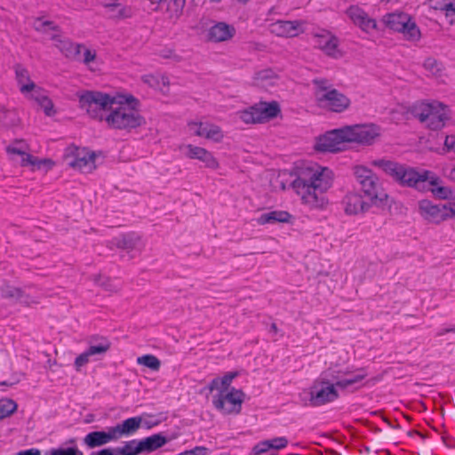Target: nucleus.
Listing matches in <instances>:
<instances>
[{
  "label": "nucleus",
  "mask_w": 455,
  "mask_h": 455,
  "mask_svg": "<svg viewBox=\"0 0 455 455\" xmlns=\"http://www.w3.org/2000/svg\"><path fill=\"white\" fill-rule=\"evenodd\" d=\"M332 171L319 165L301 167L291 182L303 204L311 209H323L328 204L325 192L331 187Z\"/></svg>",
  "instance_id": "nucleus-1"
},
{
  "label": "nucleus",
  "mask_w": 455,
  "mask_h": 455,
  "mask_svg": "<svg viewBox=\"0 0 455 455\" xmlns=\"http://www.w3.org/2000/svg\"><path fill=\"white\" fill-rule=\"evenodd\" d=\"M117 103H119V106L113 108L105 116V122L110 129L130 132L146 125V118L138 108L132 106H124L123 101H117Z\"/></svg>",
  "instance_id": "nucleus-2"
},
{
  "label": "nucleus",
  "mask_w": 455,
  "mask_h": 455,
  "mask_svg": "<svg viewBox=\"0 0 455 455\" xmlns=\"http://www.w3.org/2000/svg\"><path fill=\"white\" fill-rule=\"evenodd\" d=\"M354 174L361 187L363 196L376 206L385 205L388 196L385 193L373 172L364 166L355 167Z\"/></svg>",
  "instance_id": "nucleus-3"
},
{
  "label": "nucleus",
  "mask_w": 455,
  "mask_h": 455,
  "mask_svg": "<svg viewBox=\"0 0 455 455\" xmlns=\"http://www.w3.org/2000/svg\"><path fill=\"white\" fill-rule=\"evenodd\" d=\"M117 103L116 98L99 91H86L79 96V104L82 109L93 119L105 121V111L113 108Z\"/></svg>",
  "instance_id": "nucleus-4"
},
{
  "label": "nucleus",
  "mask_w": 455,
  "mask_h": 455,
  "mask_svg": "<svg viewBox=\"0 0 455 455\" xmlns=\"http://www.w3.org/2000/svg\"><path fill=\"white\" fill-rule=\"evenodd\" d=\"M336 387V383L330 382V379H316L309 388L310 405L319 407L337 400L339 395Z\"/></svg>",
  "instance_id": "nucleus-5"
},
{
  "label": "nucleus",
  "mask_w": 455,
  "mask_h": 455,
  "mask_svg": "<svg viewBox=\"0 0 455 455\" xmlns=\"http://www.w3.org/2000/svg\"><path fill=\"white\" fill-rule=\"evenodd\" d=\"M281 108L276 101L259 102L241 111L240 118L245 124L264 123L276 117Z\"/></svg>",
  "instance_id": "nucleus-6"
},
{
  "label": "nucleus",
  "mask_w": 455,
  "mask_h": 455,
  "mask_svg": "<svg viewBox=\"0 0 455 455\" xmlns=\"http://www.w3.org/2000/svg\"><path fill=\"white\" fill-rule=\"evenodd\" d=\"M245 394L241 389L231 387L227 392L220 391L213 395L214 407L224 414H238L242 410V403Z\"/></svg>",
  "instance_id": "nucleus-7"
},
{
  "label": "nucleus",
  "mask_w": 455,
  "mask_h": 455,
  "mask_svg": "<svg viewBox=\"0 0 455 455\" xmlns=\"http://www.w3.org/2000/svg\"><path fill=\"white\" fill-rule=\"evenodd\" d=\"M383 21L388 28L403 33L410 40H418L420 37L418 26L405 12L387 13L383 17Z\"/></svg>",
  "instance_id": "nucleus-8"
},
{
  "label": "nucleus",
  "mask_w": 455,
  "mask_h": 455,
  "mask_svg": "<svg viewBox=\"0 0 455 455\" xmlns=\"http://www.w3.org/2000/svg\"><path fill=\"white\" fill-rule=\"evenodd\" d=\"M348 143L346 126L326 132L316 139L315 149L318 152L337 153L344 149V144Z\"/></svg>",
  "instance_id": "nucleus-9"
},
{
  "label": "nucleus",
  "mask_w": 455,
  "mask_h": 455,
  "mask_svg": "<svg viewBox=\"0 0 455 455\" xmlns=\"http://www.w3.org/2000/svg\"><path fill=\"white\" fill-rule=\"evenodd\" d=\"M400 185L403 187L414 188L419 191L425 192L428 188L426 185L427 180L431 185H436L438 177L430 171L417 172L414 168L404 165L402 172Z\"/></svg>",
  "instance_id": "nucleus-10"
},
{
  "label": "nucleus",
  "mask_w": 455,
  "mask_h": 455,
  "mask_svg": "<svg viewBox=\"0 0 455 455\" xmlns=\"http://www.w3.org/2000/svg\"><path fill=\"white\" fill-rule=\"evenodd\" d=\"M348 143L355 142L358 144L371 145L374 140L379 136V126L371 124H355L346 126Z\"/></svg>",
  "instance_id": "nucleus-11"
},
{
  "label": "nucleus",
  "mask_w": 455,
  "mask_h": 455,
  "mask_svg": "<svg viewBox=\"0 0 455 455\" xmlns=\"http://www.w3.org/2000/svg\"><path fill=\"white\" fill-rule=\"evenodd\" d=\"M318 105L330 111L341 113L350 106V100L337 89H331L329 92L317 94Z\"/></svg>",
  "instance_id": "nucleus-12"
},
{
  "label": "nucleus",
  "mask_w": 455,
  "mask_h": 455,
  "mask_svg": "<svg viewBox=\"0 0 455 455\" xmlns=\"http://www.w3.org/2000/svg\"><path fill=\"white\" fill-rule=\"evenodd\" d=\"M72 156H66L68 164L82 172L89 173L95 170V152L80 150L78 148H70Z\"/></svg>",
  "instance_id": "nucleus-13"
},
{
  "label": "nucleus",
  "mask_w": 455,
  "mask_h": 455,
  "mask_svg": "<svg viewBox=\"0 0 455 455\" xmlns=\"http://www.w3.org/2000/svg\"><path fill=\"white\" fill-rule=\"evenodd\" d=\"M419 212L427 222L440 224L447 220L445 204H435L432 201L423 199L419 202Z\"/></svg>",
  "instance_id": "nucleus-14"
},
{
  "label": "nucleus",
  "mask_w": 455,
  "mask_h": 455,
  "mask_svg": "<svg viewBox=\"0 0 455 455\" xmlns=\"http://www.w3.org/2000/svg\"><path fill=\"white\" fill-rule=\"evenodd\" d=\"M315 47L323 51L327 56L339 59L342 52L339 49V38L328 31L314 35Z\"/></svg>",
  "instance_id": "nucleus-15"
},
{
  "label": "nucleus",
  "mask_w": 455,
  "mask_h": 455,
  "mask_svg": "<svg viewBox=\"0 0 455 455\" xmlns=\"http://www.w3.org/2000/svg\"><path fill=\"white\" fill-rule=\"evenodd\" d=\"M364 198L363 196L355 192L347 194L343 198L345 212L348 215H355L367 212L372 204Z\"/></svg>",
  "instance_id": "nucleus-16"
},
{
  "label": "nucleus",
  "mask_w": 455,
  "mask_h": 455,
  "mask_svg": "<svg viewBox=\"0 0 455 455\" xmlns=\"http://www.w3.org/2000/svg\"><path fill=\"white\" fill-rule=\"evenodd\" d=\"M115 441L116 440L111 427H107L106 430L90 432L83 440L89 449L100 447Z\"/></svg>",
  "instance_id": "nucleus-17"
},
{
  "label": "nucleus",
  "mask_w": 455,
  "mask_h": 455,
  "mask_svg": "<svg viewBox=\"0 0 455 455\" xmlns=\"http://www.w3.org/2000/svg\"><path fill=\"white\" fill-rule=\"evenodd\" d=\"M235 35L233 25L220 21L215 23L208 30V40L214 43L224 42L231 39Z\"/></svg>",
  "instance_id": "nucleus-18"
},
{
  "label": "nucleus",
  "mask_w": 455,
  "mask_h": 455,
  "mask_svg": "<svg viewBox=\"0 0 455 455\" xmlns=\"http://www.w3.org/2000/svg\"><path fill=\"white\" fill-rule=\"evenodd\" d=\"M142 418L140 416L128 418L116 426H112L113 434L116 440L123 436H130L135 434L140 427Z\"/></svg>",
  "instance_id": "nucleus-19"
},
{
  "label": "nucleus",
  "mask_w": 455,
  "mask_h": 455,
  "mask_svg": "<svg viewBox=\"0 0 455 455\" xmlns=\"http://www.w3.org/2000/svg\"><path fill=\"white\" fill-rule=\"evenodd\" d=\"M301 26L299 20H277L272 24V31L279 36L292 37L302 31Z\"/></svg>",
  "instance_id": "nucleus-20"
},
{
  "label": "nucleus",
  "mask_w": 455,
  "mask_h": 455,
  "mask_svg": "<svg viewBox=\"0 0 455 455\" xmlns=\"http://www.w3.org/2000/svg\"><path fill=\"white\" fill-rule=\"evenodd\" d=\"M445 108L443 104L435 102L433 111H430L429 118L425 122L429 129L437 131L444 126L445 121L449 119Z\"/></svg>",
  "instance_id": "nucleus-21"
},
{
  "label": "nucleus",
  "mask_w": 455,
  "mask_h": 455,
  "mask_svg": "<svg viewBox=\"0 0 455 455\" xmlns=\"http://www.w3.org/2000/svg\"><path fill=\"white\" fill-rule=\"evenodd\" d=\"M191 129L196 128L195 134L215 141H220L223 138V134L219 126L207 123H193L190 124Z\"/></svg>",
  "instance_id": "nucleus-22"
},
{
  "label": "nucleus",
  "mask_w": 455,
  "mask_h": 455,
  "mask_svg": "<svg viewBox=\"0 0 455 455\" xmlns=\"http://www.w3.org/2000/svg\"><path fill=\"white\" fill-rule=\"evenodd\" d=\"M373 165L380 168L386 174L389 175L400 185L402 172L405 164L385 159L375 160Z\"/></svg>",
  "instance_id": "nucleus-23"
},
{
  "label": "nucleus",
  "mask_w": 455,
  "mask_h": 455,
  "mask_svg": "<svg viewBox=\"0 0 455 455\" xmlns=\"http://www.w3.org/2000/svg\"><path fill=\"white\" fill-rule=\"evenodd\" d=\"M373 165L380 168L386 174L389 175L400 185L402 172L405 164L385 159L375 160Z\"/></svg>",
  "instance_id": "nucleus-24"
},
{
  "label": "nucleus",
  "mask_w": 455,
  "mask_h": 455,
  "mask_svg": "<svg viewBox=\"0 0 455 455\" xmlns=\"http://www.w3.org/2000/svg\"><path fill=\"white\" fill-rule=\"evenodd\" d=\"M188 152L187 156L191 159H198L204 163L206 167L215 169L218 167L217 160L212 156V155L207 151L206 149L193 146L188 145L187 147Z\"/></svg>",
  "instance_id": "nucleus-25"
},
{
  "label": "nucleus",
  "mask_w": 455,
  "mask_h": 455,
  "mask_svg": "<svg viewBox=\"0 0 455 455\" xmlns=\"http://www.w3.org/2000/svg\"><path fill=\"white\" fill-rule=\"evenodd\" d=\"M141 453H151L164 446L168 439L162 433L154 434L150 436L139 440Z\"/></svg>",
  "instance_id": "nucleus-26"
},
{
  "label": "nucleus",
  "mask_w": 455,
  "mask_h": 455,
  "mask_svg": "<svg viewBox=\"0 0 455 455\" xmlns=\"http://www.w3.org/2000/svg\"><path fill=\"white\" fill-rule=\"evenodd\" d=\"M16 80L22 93L31 92L36 88V84L31 81L29 73L22 65L16 64L14 67Z\"/></svg>",
  "instance_id": "nucleus-27"
},
{
  "label": "nucleus",
  "mask_w": 455,
  "mask_h": 455,
  "mask_svg": "<svg viewBox=\"0 0 455 455\" xmlns=\"http://www.w3.org/2000/svg\"><path fill=\"white\" fill-rule=\"evenodd\" d=\"M292 219V215L286 211H272L267 213L261 214L257 219V223L259 225H265L268 223H290Z\"/></svg>",
  "instance_id": "nucleus-28"
},
{
  "label": "nucleus",
  "mask_w": 455,
  "mask_h": 455,
  "mask_svg": "<svg viewBox=\"0 0 455 455\" xmlns=\"http://www.w3.org/2000/svg\"><path fill=\"white\" fill-rule=\"evenodd\" d=\"M442 182L439 177L436 185H431L429 180H427L426 186L428 188H426L425 191H431L434 196L440 200H455V190L450 187L443 186Z\"/></svg>",
  "instance_id": "nucleus-29"
},
{
  "label": "nucleus",
  "mask_w": 455,
  "mask_h": 455,
  "mask_svg": "<svg viewBox=\"0 0 455 455\" xmlns=\"http://www.w3.org/2000/svg\"><path fill=\"white\" fill-rule=\"evenodd\" d=\"M89 350L93 355H105L111 347V342L103 336L93 335L89 339Z\"/></svg>",
  "instance_id": "nucleus-30"
},
{
  "label": "nucleus",
  "mask_w": 455,
  "mask_h": 455,
  "mask_svg": "<svg viewBox=\"0 0 455 455\" xmlns=\"http://www.w3.org/2000/svg\"><path fill=\"white\" fill-rule=\"evenodd\" d=\"M31 99H33L43 109L47 116H52L56 111L53 108L52 100L46 96L41 88H36L31 92Z\"/></svg>",
  "instance_id": "nucleus-31"
},
{
  "label": "nucleus",
  "mask_w": 455,
  "mask_h": 455,
  "mask_svg": "<svg viewBox=\"0 0 455 455\" xmlns=\"http://www.w3.org/2000/svg\"><path fill=\"white\" fill-rule=\"evenodd\" d=\"M20 165L32 166L34 169L36 168L38 170L44 166L46 170H50L54 165V163L51 159H38L31 154L24 152L22 156H20Z\"/></svg>",
  "instance_id": "nucleus-32"
},
{
  "label": "nucleus",
  "mask_w": 455,
  "mask_h": 455,
  "mask_svg": "<svg viewBox=\"0 0 455 455\" xmlns=\"http://www.w3.org/2000/svg\"><path fill=\"white\" fill-rule=\"evenodd\" d=\"M140 241V236L134 233L124 234L113 238L112 243L119 249L132 251Z\"/></svg>",
  "instance_id": "nucleus-33"
},
{
  "label": "nucleus",
  "mask_w": 455,
  "mask_h": 455,
  "mask_svg": "<svg viewBox=\"0 0 455 455\" xmlns=\"http://www.w3.org/2000/svg\"><path fill=\"white\" fill-rule=\"evenodd\" d=\"M20 123L18 114L13 109H7L4 106L0 105V127L4 129L17 126Z\"/></svg>",
  "instance_id": "nucleus-34"
},
{
  "label": "nucleus",
  "mask_w": 455,
  "mask_h": 455,
  "mask_svg": "<svg viewBox=\"0 0 455 455\" xmlns=\"http://www.w3.org/2000/svg\"><path fill=\"white\" fill-rule=\"evenodd\" d=\"M435 102L426 103L420 102L414 104L410 108V113L418 118L421 123H425L429 118L430 111H433Z\"/></svg>",
  "instance_id": "nucleus-35"
},
{
  "label": "nucleus",
  "mask_w": 455,
  "mask_h": 455,
  "mask_svg": "<svg viewBox=\"0 0 455 455\" xmlns=\"http://www.w3.org/2000/svg\"><path fill=\"white\" fill-rule=\"evenodd\" d=\"M60 49L67 58L79 60L81 49L84 48L83 44H75L68 40L60 42Z\"/></svg>",
  "instance_id": "nucleus-36"
},
{
  "label": "nucleus",
  "mask_w": 455,
  "mask_h": 455,
  "mask_svg": "<svg viewBox=\"0 0 455 455\" xmlns=\"http://www.w3.org/2000/svg\"><path fill=\"white\" fill-rule=\"evenodd\" d=\"M138 439L125 442L124 445L115 450L116 455H139L141 454Z\"/></svg>",
  "instance_id": "nucleus-37"
},
{
  "label": "nucleus",
  "mask_w": 455,
  "mask_h": 455,
  "mask_svg": "<svg viewBox=\"0 0 455 455\" xmlns=\"http://www.w3.org/2000/svg\"><path fill=\"white\" fill-rule=\"evenodd\" d=\"M367 376V372L364 369L361 368L357 370V373L350 376L349 378L343 379V380H338L336 385L340 388H347L350 386L355 385L364 379Z\"/></svg>",
  "instance_id": "nucleus-38"
},
{
  "label": "nucleus",
  "mask_w": 455,
  "mask_h": 455,
  "mask_svg": "<svg viewBox=\"0 0 455 455\" xmlns=\"http://www.w3.org/2000/svg\"><path fill=\"white\" fill-rule=\"evenodd\" d=\"M33 28L40 32L46 34L50 31H59L60 28L58 25H56L53 21L51 20H44L43 18L38 17L36 18L33 22Z\"/></svg>",
  "instance_id": "nucleus-39"
},
{
  "label": "nucleus",
  "mask_w": 455,
  "mask_h": 455,
  "mask_svg": "<svg viewBox=\"0 0 455 455\" xmlns=\"http://www.w3.org/2000/svg\"><path fill=\"white\" fill-rule=\"evenodd\" d=\"M1 296L4 299L20 300L24 296V291L20 288H17L9 284H4L0 289Z\"/></svg>",
  "instance_id": "nucleus-40"
},
{
  "label": "nucleus",
  "mask_w": 455,
  "mask_h": 455,
  "mask_svg": "<svg viewBox=\"0 0 455 455\" xmlns=\"http://www.w3.org/2000/svg\"><path fill=\"white\" fill-rule=\"evenodd\" d=\"M186 0H169L167 4V12L170 19L177 20L183 12Z\"/></svg>",
  "instance_id": "nucleus-41"
},
{
  "label": "nucleus",
  "mask_w": 455,
  "mask_h": 455,
  "mask_svg": "<svg viewBox=\"0 0 455 455\" xmlns=\"http://www.w3.org/2000/svg\"><path fill=\"white\" fill-rule=\"evenodd\" d=\"M430 7L435 10L445 11L447 16L455 15V4L449 0H430Z\"/></svg>",
  "instance_id": "nucleus-42"
},
{
  "label": "nucleus",
  "mask_w": 455,
  "mask_h": 455,
  "mask_svg": "<svg viewBox=\"0 0 455 455\" xmlns=\"http://www.w3.org/2000/svg\"><path fill=\"white\" fill-rule=\"evenodd\" d=\"M137 363L152 371H158L161 366L160 360L153 355H144L140 356L137 358Z\"/></svg>",
  "instance_id": "nucleus-43"
},
{
  "label": "nucleus",
  "mask_w": 455,
  "mask_h": 455,
  "mask_svg": "<svg viewBox=\"0 0 455 455\" xmlns=\"http://www.w3.org/2000/svg\"><path fill=\"white\" fill-rule=\"evenodd\" d=\"M17 410V403L12 399L0 400V420L9 417Z\"/></svg>",
  "instance_id": "nucleus-44"
},
{
  "label": "nucleus",
  "mask_w": 455,
  "mask_h": 455,
  "mask_svg": "<svg viewBox=\"0 0 455 455\" xmlns=\"http://www.w3.org/2000/svg\"><path fill=\"white\" fill-rule=\"evenodd\" d=\"M347 14L356 25L358 22H360L361 20H363V16L366 14V12L357 5H351L349 8H347Z\"/></svg>",
  "instance_id": "nucleus-45"
},
{
  "label": "nucleus",
  "mask_w": 455,
  "mask_h": 455,
  "mask_svg": "<svg viewBox=\"0 0 455 455\" xmlns=\"http://www.w3.org/2000/svg\"><path fill=\"white\" fill-rule=\"evenodd\" d=\"M239 375L238 371H229L227 372L222 378H220V390L222 392H227L231 388V383L234 379H235Z\"/></svg>",
  "instance_id": "nucleus-46"
},
{
  "label": "nucleus",
  "mask_w": 455,
  "mask_h": 455,
  "mask_svg": "<svg viewBox=\"0 0 455 455\" xmlns=\"http://www.w3.org/2000/svg\"><path fill=\"white\" fill-rule=\"evenodd\" d=\"M276 76H277L273 69L266 68V69H262V70L256 72L254 74L253 78L256 81L263 82V81L271 80L273 78H275Z\"/></svg>",
  "instance_id": "nucleus-47"
},
{
  "label": "nucleus",
  "mask_w": 455,
  "mask_h": 455,
  "mask_svg": "<svg viewBox=\"0 0 455 455\" xmlns=\"http://www.w3.org/2000/svg\"><path fill=\"white\" fill-rule=\"evenodd\" d=\"M94 282L108 291H116V287L112 283L108 277L98 275L94 277Z\"/></svg>",
  "instance_id": "nucleus-48"
},
{
  "label": "nucleus",
  "mask_w": 455,
  "mask_h": 455,
  "mask_svg": "<svg viewBox=\"0 0 455 455\" xmlns=\"http://www.w3.org/2000/svg\"><path fill=\"white\" fill-rule=\"evenodd\" d=\"M313 84L316 86V92L315 97L317 98L318 95H321L322 93H324L326 92H329L331 89V85L329 84V82L327 79L324 78H315L312 81Z\"/></svg>",
  "instance_id": "nucleus-49"
},
{
  "label": "nucleus",
  "mask_w": 455,
  "mask_h": 455,
  "mask_svg": "<svg viewBox=\"0 0 455 455\" xmlns=\"http://www.w3.org/2000/svg\"><path fill=\"white\" fill-rule=\"evenodd\" d=\"M340 374L348 375V371H335L332 370H328L321 373L319 378H326L330 379V382L336 383L338 380H343L340 379Z\"/></svg>",
  "instance_id": "nucleus-50"
},
{
  "label": "nucleus",
  "mask_w": 455,
  "mask_h": 455,
  "mask_svg": "<svg viewBox=\"0 0 455 455\" xmlns=\"http://www.w3.org/2000/svg\"><path fill=\"white\" fill-rule=\"evenodd\" d=\"M93 355L90 353L89 348H87L84 353L80 354L75 359V367L77 371H80V368L89 363V358Z\"/></svg>",
  "instance_id": "nucleus-51"
},
{
  "label": "nucleus",
  "mask_w": 455,
  "mask_h": 455,
  "mask_svg": "<svg viewBox=\"0 0 455 455\" xmlns=\"http://www.w3.org/2000/svg\"><path fill=\"white\" fill-rule=\"evenodd\" d=\"M423 66L433 74H438L441 71V64L434 58L426 59Z\"/></svg>",
  "instance_id": "nucleus-52"
},
{
  "label": "nucleus",
  "mask_w": 455,
  "mask_h": 455,
  "mask_svg": "<svg viewBox=\"0 0 455 455\" xmlns=\"http://www.w3.org/2000/svg\"><path fill=\"white\" fill-rule=\"evenodd\" d=\"M356 25L364 31H369L370 29H373L377 27L376 20L371 19L367 13L363 16V20H361Z\"/></svg>",
  "instance_id": "nucleus-53"
},
{
  "label": "nucleus",
  "mask_w": 455,
  "mask_h": 455,
  "mask_svg": "<svg viewBox=\"0 0 455 455\" xmlns=\"http://www.w3.org/2000/svg\"><path fill=\"white\" fill-rule=\"evenodd\" d=\"M272 443L268 440L258 443L252 449L254 455L265 453L272 449Z\"/></svg>",
  "instance_id": "nucleus-54"
},
{
  "label": "nucleus",
  "mask_w": 455,
  "mask_h": 455,
  "mask_svg": "<svg viewBox=\"0 0 455 455\" xmlns=\"http://www.w3.org/2000/svg\"><path fill=\"white\" fill-rule=\"evenodd\" d=\"M210 450L204 446H196L191 450H187L176 455H208Z\"/></svg>",
  "instance_id": "nucleus-55"
},
{
  "label": "nucleus",
  "mask_w": 455,
  "mask_h": 455,
  "mask_svg": "<svg viewBox=\"0 0 455 455\" xmlns=\"http://www.w3.org/2000/svg\"><path fill=\"white\" fill-rule=\"evenodd\" d=\"M268 441L272 443L271 446L273 450H281L288 444V440L284 436L275 437Z\"/></svg>",
  "instance_id": "nucleus-56"
},
{
  "label": "nucleus",
  "mask_w": 455,
  "mask_h": 455,
  "mask_svg": "<svg viewBox=\"0 0 455 455\" xmlns=\"http://www.w3.org/2000/svg\"><path fill=\"white\" fill-rule=\"evenodd\" d=\"M120 98H122L123 100H120L119 101H123L124 106H132L135 108H138L140 105L139 100L132 94L128 96H120Z\"/></svg>",
  "instance_id": "nucleus-57"
},
{
  "label": "nucleus",
  "mask_w": 455,
  "mask_h": 455,
  "mask_svg": "<svg viewBox=\"0 0 455 455\" xmlns=\"http://www.w3.org/2000/svg\"><path fill=\"white\" fill-rule=\"evenodd\" d=\"M445 206H446L447 220L455 219V203L449 202V203L445 204Z\"/></svg>",
  "instance_id": "nucleus-58"
},
{
  "label": "nucleus",
  "mask_w": 455,
  "mask_h": 455,
  "mask_svg": "<svg viewBox=\"0 0 455 455\" xmlns=\"http://www.w3.org/2000/svg\"><path fill=\"white\" fill-rule=\"evenodd\" d=\"M50 455H72L71 447L52 449Z\"/></svg>",
  "instance_id": "nucleus-59"
},
{
  "label": "nucleus",
  "mask_w": 455,
  "mask_h": 455,
  "mask_svg": "<svg viewBox=\"0 0 455 455\" xmlns=\"http://www.w3.org/2000/svg\"><path fill=\"white\" fill-rule=\"evenodd\" d=\"M95 57H96V54L94 52H92L89 49H84V60H83L84 63L88 64V63L92 62V60H94Z\"/></svg>",
  "instance_id": "nucleus-60"
},
{
  "label": "nucleus",
  "mask_w": 455,
  "mask_h": 455,
  "mask_svg": "<svg viewBox=\"0 0 455 455\" xmlns=\"http://www.w3.org/2000/svg\"><path fill=\"white\" fill-rule=\"evenodd\" d=\"M207 388L212 392L215 389L220 390V378H214L212 379V381L208 384Z\"/></svg>",
  "instance_id": "nucleus-61"
},
{
  "label": "nucleus",
  "mask_w": 455,
  "mask_h": 455,
  "mask_svg": "<svg viewBox=\"0 0 455 455\" xmlns=\"http://www.w3.org/2000/svg\"><path fill=\"white\" fill-rule=\"evenodd\" d=\"M444 145L448 149L455 151V135L446 136Z\"/></svg>",
  "instance_id": "nucleus-62"
},
{
  "label": "nucleus",
  "mask_w": 455,
  "mask_h": 455,
  "mask_svg": "<svg viewBox=\"0 0 455 455\" xmlns=\"http://www.w3.org/2000/svg\"><path fill=\"white\" fill-rule=\"evenodd\" d=\"M15 455H41V451L38 449L31 448L25 451H20Z\"/></svg>",
  "instance_id": "nucleus-63"
},
{
  "label": "nucleus",
  "mask_w": 455,
  "mask_h": 455,
  "mask_svg": "<svg viewBox=\"0 0 455 455\" xmlns=\"http://www.w3.org/2000/svg\"><path fill=\"white\" fill-rule=\"evenodd\" d=\"M6 151L10 155H17V156H22V154L25 152L21 148H19L14 147V146H8L6 148Z\"/></svg>",
  "instance_id": "nucleus-64"
}]
</instances>
